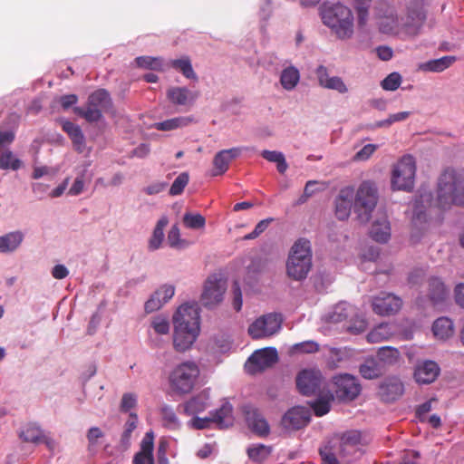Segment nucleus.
<instances>
[{"mask_svg":"<svg viewBox=\"0 0 464 464\" xmlns=\"http://www.w3.org/2000/svg\"><path fill=\"white\" fill-rule=\"evenodd\" d=\"M151 326L154 331L159 334H167L169 331V324L164 318H156L152 321Z\"/></svg>","mask_w":464,"mask_h":464,"instance_id":"obj_63","label":"nucleus"},{"mask_svg":"<svg viewBox=\"0 0 464 464\" xmlns=\"http://www.w3.org/2000/svg\"><path fill=\"white\" fill-rule=\"evenodd\" d=\"M377 358L384 365H393L399 362L401 353L396 348L384 346L379 349Z\"/></svg>","mask_w":464,"mask_h":464,"instance_id":"obj_39","label":"nucleus"},{"mask_svg":"<svg viewBox=\"0 0 464 464\" xmlns=\"http://www.w3.org/2000/svg\"><path fill=\"white\" fill-rule=\"evenodd\" d=\"M401 83V76L398 72H392L382 81V87L386 91H395Z\"/></svg>","mask_w":464,"mask_h":464,"instance_id":"obj_55","label":"nucleus"},{"mask_svg":"<svg viewBox=\"0 0 464 464\" xmlns=\"http://www.w3.org/2000/svg\"><path fill=\"white\" fill-rule=\"evenodd\" d=\"M138 67L142 69L163 71L164 63L160 57L139 56L135 59Z\"/></svg>","mask_w":464,"mask_h":464,"instance_id":"obj_43","label":"nucleus"},{"mask_svg":"<svg viewBox=\"0 0 464 464\" xmlns=\"http://www.w3.org/2000/svg\"><path fill=\"white\" fill-rule=\"evenodd\" d=\"M353 315H355V308L347 303H340L324 315V321L331 327L340 324H344Z\"/></svg>","mask_w":464,"mask_h":464,"instance_id":"obj_23","label":"nucleus"},{"mask_svg":"<svg viewBox=\"0 0 464 464\" xmlns=\"http://www.w3.org/2000/svg\"><path fill=\"white\" fill-rule=\"evenodd\" d=\"M212 424L219 429L227 428L233 424L232 406L229 403H224L219 410L205 417V429Z\"/></svg>","mask_w":464,"mask_h":464,"instance_id":"obj_25","label":"nucleus"},{"mask_svg":"<svg viewBox=\"0 0 464 464\" xmlns=\"http://www.w3.org/2000/svg\"><path fill=\"white\" fill-rule=\"evenodd\" d=\"M452 205H464V175L453 169L445 170L440 177L436 198L421 190L412 203V223L419 227L427 221V210L432 207L449 208Z\"/></svg>","mask_w":464,"mask_h":464,"instance_id":"obj_1","label":"nucleus"},{"mask_svg":"<svg viewBox=\"0 0 464 464\" xmlns=\"http://www.w3.org/2000/svg\"><path fill=\"white\" fill-rule=\"evenodd\" d=\"M169 219L166 216L161 217L153 230L152 236L149 241V248L150 250H156L160 248L163 237H164V228L168 225Z\"/></svg>","mask_w":464,"mask_h":464,"instance_id":"obj_37","label":"nucleus"},{"mask_svg":"<svg viewBox=\"0 0 464 464\" xmlns=\"http://www.w3.org/2000/svg\"><path fill=\"white\" fill-rule=\"evenodd\" d=\"M138 422V416L136 413H130L128 420L125 423V430L121 436L122 443L128 442L132 431L136 429Z\"/></svg>","mask_w":464,"mask_h":464,"instance_id":"obj_57","label":"nucleus"},{"mask_svg":"<svg viewBox=\"0 0 464 464\" xmlns=\"http://www.w3.org/2000/svg\"><path fill=\"white\" fill-rule=\"evenodd\" d=\"M189 180V176L187 172L180 173L173 181L169 188V195L178 196L180 195Z\"/></svg>","mask_w":464,"mask_h":464,"instance_id":"obj_52","label":"nucleus"},{"mask_svg":"<svg viewBox=\"0 0 464 464\" xmlns=\"http://www.w3.org/2000/svg\"><path fill=\"white\" fill-rule=\"evenodd\" d=\"M188 120L187 118L177 117V118L166 120L161 122H157V123H155L154 126L158 130L167 131V130H172L178 129L179 127L185 126L188 124Z\"/></svg>","mask_w":464,"mask_h":464,"instance_id":"obj_49","label":"nucleus"},{"mask_svg":"<svg viewBox=\"0 0 464 464\" xmlns=\"http://www.w3.org/2000/svg\"><path fill=\"white\" fill-rule=\"evenodd\" d=\"M411 116L410 111H400L397 113H393L389 115V117L385 120L377 121L375 123V127L377 128H387L393 123L404 121Z\"/></svg>","mask_w":464,"mask_h":464,"instance_id":"obj_54","label":"nucleus"},{"mask_svg":"<svg viewBox=\"0 0 464 464\" xmlns=\"http://www.w3.org/2000/svg\"><path fill=\"white\" fill-rule=\"evenodd\" d=\"M104 433L98 427H92L87 431L86 437L88 440V450L93 451L98 443L99 439L103 438Z\"/></svg>","mask_w":464,"mask_h":464,"instance_id":"obj_56","label":"nucleus"},{"mask_svg":"<svg viewBox=\"0 0 464 464\" xmlns=\"http://www.w3.org/2000/svg\"><path fill=\"white\" fill-rule=\"evenodd\" d=\"M365 443V437L356 430L337 434L331 440L328 446L320 450L322 464L349 463L356 458Z\"/></svg>","mask_w":464,"mask_h":464,"instance_id":"obj_2","label":"nucleus"},{"mask_svg":"<svg viewBox=\"0 0 464 464\" xmlns=\"http://www.w3.org/2000/svg\"><path fill=\"white\" fill-rule=\"evenodd\" d=\"M22 165V162L19 159H17L14 153L6 150L2 152L0 156V169L6 170V169H12V170H17L20 169Z\"/></svg>","mask_w":464,"mask_h":464,"instance_id":"obj_46","label":"nucleus"},{"mask_svg":"<svg viewBox=\"0 0 464 464\" xmlns=\"http://www.w3.org/2000/svg\"><path fill=\"white\" fill-rule=\"evenodd\" d=\"M393 334V331L388 324H381L367 334L369 343H380L389 339Z\"/></svg>","mask_w":464,"mask_h":464,"instance_id":"obj_41","label":"nucleus"},{"mask_svg":"<svg viewBox=\"0 0 464 464\" xmlns=\"http://www.w3.org/2000/svg\"><path fill=\"white\" fill-rule=\"evenodd\" d=\"M449 288L439 277H431L429 281V295L434 303L444 301L449 296Z\"/></svg>","mask_w":464,"mask_h":464,"instance_id":"obj_34","label":"nucleus"},{"mask_svg":"<svg viewBox=\"0 0 464 464\" xmlns=\"http://www.w3.org/2000/svg\"><path fill=\"white\" fill-rule=\"evenodd\" d=\"M203 411V396L198 394L188 400L184 405V411L188 416L194 418L189 421V425L197 430H203V418L198 416Z\"/></svg>","mask_w":464,"mask_h":464,"instance_id":"obj_27","label":"nucleus"},{"mask_svg":"<svg viewBox=\"0 0 464 464\" xmlns=\"http://www.w3.org/2000/svg\"><path fill=\"white\" fill-rule=\"evenodd\" d=\"M24 235L19 232H10L0 237V253L14 251L22 243Z\"/></svg>","mask_w":464,"mask_h":464,"instance_id":"obj_36","label":"nucleus"},{"mask_svg":"<svg viewBox=\"0 0 464 464\" xmlns=\"http://www.w3.org/2000/svg\"><path fill=\"white\" fill-rule=\"evenodd\" d=\"M378 149L376 144H366L354 156L356 161H365L371 158L374 151Z\"/></svg>","mask_w":464,"mask_h":464,"instance_id":"obj_59","label":"nucleus"},{"mask_svg":"<svg viewBox=\"0 0 464 464\" xmlns=\"http://www.w3.org/2000/svg\"><path fill=\"white\" fill-rule=\"evenodd\" d=\"M323 24L337 39L344 41L354 34V17L352 10L344 5L324 4L321 7Z\"/></svg>","mask_w":464,"mask_h":464,"instance_id":"obj_3","label":"nucleus"},{"mask_svg":"<svg viewBox=\"0 0 464 464\" xmlns=\"http://www.w3.org/2000/svg\"><path fill=\"white\" fill-rule=\"evenodd\" d=\"M173 347L178 353H185L189 350L200 334V328L173 324Z\"/></svg>","mask_w":464,"mask_h":464,"instance_id":"obj_9","label":"nucleus"},{"mask_svg":"<svg viewBox=\"0 0 464 464\" xmlns=\"http://www.w3.org/2000/svg\"><path fill=\"white\" fill-rule=\"evenodd\" d=\"M370 237L374 241L381 244H385L390 240L392 237V227L385 213H378L376 215L371 225Z\"/></svg>","mask_w":464,"mask_h":464,"instance_id":"obj_21","label":"nucleus"},{"mask_svg":"<svg viewBox=\"0 0 464 464\" xmlns=\"http://www.w3.org/2000/svg\"><path fill=\"white\" fill-rule=\"evenodd\" d=\"M200 313L201 306L198 302H187L181 304L173 314V324H185L189 327L194 324L200 328Z\"/></svg>","mask_w":464,"mask_h":464,"instance_id":"obj_14","label":"nucleus"},{"mask_svg":"<svg viewBox=\"0 0 464 464\" xmlns=\"http://www.w3.org/2000/svg\"><path fill=\"white\" fill-rule=\"evenodd\" d=\"M168 448V441L165 440H160L157 450L158 464H169V459L167 458Z\"/></svg>","mask_w":464,"mask_h":464,"instance_id":"obj_64","label":"nucleus"},{"mask_svg":"<svg viewBox=\"0 0 464 464\" xmlns=\"http://www.w3.org/2000/svg\"><path fill=\"white\" fill-rule=\"evenodd\" d=\"M300 77L299 70L294 65H289L281 71L279 82L284 90L291 92L298 85Z\"/></svg>","mask_w":464,"mask_h":464,"instance_id":"obj_30","label":"nucleus"},{"mask_svg":"<svg viewBox=\"0 0 464 464\" xmlns=\"http://www.w3.org/2000/svg\"><path fill=\"white\" fill-rule=\"evenodd\" d=\"M456 62L455 56H443L439 59L430 60L429 62L420 63L419 70L423 72H440L449 68Z\"/></svg>","mask_w":464,"mask_h":464,"instance_id":"obj_35","label":"nucleus"},{"mask_svg":"<svg viewBox=\"0 0 464 464\" xmlns=\"http://www.w3.org/2000/svg\"><path fill=\"white\" fill-rule=\"evenodd\" d=\"M261 156L267 161L276 163V169L281 174H284L288 169L285 157L281 151L265 150L261 152Z\"/></svg>","mask_w":464,"mask_h":464,"instance_id":"obj_40","label":"nucleus"},{"mask_svg":"<svg viewBox=\"0 0 464 464\" xmlns=\"http://www.w3.org/2000/svg\"><path fill=\"white\" fill-rule=\"evenodd\" d=\"M416 161L411 155L402 156L391 169V188L395 191L410 192L416 178Z\"/></svg>","mask_w":464,"mask_h":464,"instance_id":"obj_7","label":"nucleus"},{"mask_svg":"<svg viewBox=\"0 0 464 464\" xmlns=\"http://www.w3.org/2000/svg\"><path fill=\"white\" fill-rule=\"evenodd\" d=\"M167 97L170 102L176 105H189L192 103L196 96L187 88L171 87L167 92Z\"/></svg>","mask_w":464,"mask_h":464,"instance_id":"obj_31","label":"nucleus"},{"mask_svg":"<svg viewBox=\"0 0 464 464\" xmlns=\"http://www.w3.org/2000/svg\"><path fill=\"white\" fill-rule=\"evenodd\" d=\"M248 428L259 436H266L269 433V425L266 419L256 411H250L246 413Z\"/></svg>","mask_w":464,"mask_h":464,"instance_id":"obj_32","label":"nucleus"},{"mask_svg":"<svg viewBox=\"0 0 464 464\" xmlns=\"http://www.w3.org/2000/svg\"><path fill=\"white\" fill-rule=\"evenodd\" d=\"M403 393V385L401 382L396 378H389L385 380L380 386L379 394L383 401H392L398 399Z\"/></svg>","mask_w":464,"mask_h":464,"instance_id":"obj_28","label":"nucleus"},{"mask_svg":"<svg viewBox=\"0 0 464 464\" xmlns=\"http://www.w3.org/2000/svg\"><path fill=\"white\" fill-rule=\"evenodd\" d=\"M377 24L380 32L382 34L403 38L401 16L397 15L393 8H386V10L379 15Z\"/></svg>","mask_w":464,"mask_h":464,"instance_id":"obj_16","label":"nucleus"},{"mask_svg":"<svg viewBox=\"0 0 464 464\" xmlns=\"http://www.w3.org/2000/svg\"><path fill=\"white\" fill-rule=\"evenodd\" d=\"M227 290V281L219 274H214L205 282V307L220 304Z\"/></svg>","mask_w":464,"mask_h":464,"instance_id":"obj_11","label":"nucleus"},{"mask_svg":"<svg viewBox=\"0 0 464 464\" xmlns=\"http://www.w3.org/2000/svg\"><path fill=\"white\" fill-rule=\"evenodd\" d=\"M312 268L310 241L300 238L292 246L286 261V274L295 281L306 278Z\"/></svg>","mask_w":464,"mask_h":464,"instance_id":"obj_4","label":"nucleus"},{"mask_svg":"<svg viewBox=\"0 0 464 464\" xmlns=\"http://www.w3.org/2000/svg\"><path fill=\"white\" fill-rule=\"evenodd\" d=\"M169 64L172 68L182 72V74L186 78H188V79L195 78V73H194L190 60L188 57L171 60L169 62Z\"/></svg>","mask_w":464,"mask_h":464,"instance_id":"obj_47","label":"nucleus"},{"mask_svg":"<svg viewBox=\"0 0 464 464\" xmlns=\"http://www.w3.org/2000/svg\"><path fill=\"white\" fill-rule=\"evenodd\" d=\"M137 404V398L133 393H124L121 401V411L127 412Z\"/></svg>","mask_w":464,"mask_h":464,"instance_id":"obj_62","label":"nucleus"},{"mask_svg":"<svg viewBox=\"0 0 464 464\" xmlns=\"http://www.w3.org/2000/svg\"><path fill=\"white\" fill-rule=\"evenodd\" d=\"M353 212L361 223H367L379 200L377 184L372 180H363L357 188L353 187Z\"/></svg>","mask_w":464,"mask_h":464,"instance_id":"obj_5","label":"nucleus"},{"mask_svg":"<svg viewBox=\"0 0 464 464\" xmlns=\"http://www.w3.org/2000/svg\"><path fill=\"white\" fill-rule=\"evenodd\" d=\"M402 306L401 299L392 294L382 292L372 300V307L379 315H392L397 314Z\"/></svg>","mask_w":464,"mask_h":464,"instance_id":"obj_13","label":"nucleus"},{"mask_svg":"<svg viewBox=\"0 0 464 464\" xmlns=\"http://www.w3.org/2000/svg\"><path fill=\"white\" fill-rule=\"evenodd\" d=\"M277 352L275 348L267 347L256 350L246 362V371L251 374L264 371L277 361Z\"/></svg>","mask_w":464,"mask_h":464,"instance_id":"obj_10","label":"nucleus"},{"mask_svg":"<svg viewBox=\"0 0 464 464\" xmlns=\"http://www.w3.org/2000/svg\"><path fill=\"white\" fill-rule=\"evenodd\" d=\"M336 396L340 400L352 401L360 393V384L350 374H339L334 377Z\"/></svg>","mask_w":464,"mask_h":464,"instance_id":"obj_15","label":"nucleus"},{"mask_svg":"<svg viewBox=\"0 0 464 464\" xmlns=\"http://www.w3.org/2000/svg\"><path fill=\"white\" fill-rule=\"evenodd\" d=\"M87 103L91 105V107L98 109L102 114L112 109L111 98L109 92L104 89H100L92 92L89 96Z\"/></svg>","mask_w":464,"mask_h":464,"instance_id":"obj_29","label":"nucleus"},{"mask_svg":"<svg viewBox=\"0 0 464 464\" xmlns=\"http://www.w3.org/2000/svg\"><path fill=\"white\" fill-rule=\"evenodd\" d=\"M334 400V396L332 394H328L325 396H322L317 399L314 403H312V408L316 416H324L329 412L331 408V401Z\"/></svg>","mask_w":464,"mask_h":464,"instance_id":"obj_48","label":"nucleus"},{"mask_svg":"<svg viewBox=\"0 0 464 464\" xmlns=\"http://www.w3.org/2000/svg\"><path fill=\"white\" fill-rule=\"evenodd\" d=\"M432 332L437 339L447 340L454 334L453 322L448 317H440L433 323Z\"/></svg>","mask_w":464,"mask_h":464,"instance_id":"obj_33","label":"nucleus"},{"mask_svg":"<svg viewBox=\"0 0 464 464\" xmlns=\"http://www.w3.org/2000/svg\"><path fill=\"white\" fill-rule=\"evenodd\" d=\"M282 319L278 314H267L256 318L248 326V334L253 339H264L276 334L281 328Z\"/></svg>","mask_w":464,"mask_h":464,"instance_id":"obj_8","label":"nucleus"},{"mask_svg":"<svg viewBox=\"0 0 464 464\" xmlns=\"http://www.w3.org/2000/svg\"><path fill=\"white\" fill-rule=\"evenodd\" d=\"M160 412H161L162 420H163L165 427H167L169 429H172V430L179 427V420L171 407L163 406L161 408Z\"/></svg>","mask_w":464,"mask_h":464,"instance_id":"obj_53","label":"nucleus"},{"mask_svg":"<svg viewBox=\"0 0 464 464\" xmlns=\"http://www.w3.org/2000/svg\"><path fill=\"white\" fill-rule=\"evenodd\" d=\"M440 371L439 365L434 361H423L417 364L414 378L420 384L431 383L439 376Z\"/></svg>","mask_w":464,"mask_h":464,"instance_id":"obj_24","label":"nucleus"},{"mask_svg":"<svg viewBox=\"0 0 464 464\" xmlns=\"http://www.w3.org/2000/svg\"><path fill=\"white\" fill-rule=\"evenodd\" d=\"M360 373L365 379H374L382 374V367L375 359L369 358L360 366Z\"/></svg>","mask_w":464,"mask_h":464,"instance_id":"obj_42","label":"nucleus"},{"mask_svg":"<svg viewBox=\"0 0 464 464\" xmlns=\"http://www.w3.org/2000/svg\"><path fill=\"white\" fill-rule=\"evenodd\" d=\"M185 227L198 229L203 227V216L198 213L186 212L182 218Z\"/></svg>","mask_w":464,"mask_h":464,"instance_id":"obj_51","label":"nucleus"},{"mask_svg":"<svg viewBox=\"0 0 464 464\" xmlns=\"http://www.w3.org/2000/svg\"><path fill=\"white\" fill-rule=\"evenodd\" d=\"M322 383V374L314 369L304 370L296 378L297 388L304 395L314 394L320 390Z\"/></svg>","mask_w":464,"mask_h":464,"instance_id":"obj_18","label":"nucleus"},{"mask_svg":"<svg viewBox=\"0 0 464 464\" xmlns=\"http://www.w3.org/2000/svg\"><path fill=\"white\" fill-rule=\"evenodd\" d=\"M232 305L233 308L239 312L243 305L242 292L237 282H235L232 287Z\"/></svg>","mask_w":464,"mask_h":464,"instance_id":"obj_61","label":"nucleus"},{"mask_svg":"<svg viewBox=\"0 0 464 464\" xmlns=\"http://www.w3.org/2000/svg\"><path fill=\"white\" fill-rule=\"evenodd\" d=\"M272 453V448L264 444H253L247 449L248 458L255 462L261 463L268 459Z\"/></svg>","mask_w":464,"mask_h":464,"instance_id":"obj_38","label":"nucleus"},{"mask_svg":"<svg viewBox=\"0 0 464 464\" xmlns=\"http://www.w3.org/2000/svg\"><path fill=\"white\" fill-rule=\"evenodd\" d=\"M154 436L153 433L147 432L140 443V450L133 458V464H154L153 458Z\"/></svg>","mask_w":464,"mask_h":464,"instance_id":"obj_26","label":"nucleus"},{"mask_svg":"<svg viewBox=\"0 0 464 464\" xmlns=\"http://www.w3.org/2000/svg\"><path fill=\"white\" fill-rule=\"evenodd\" d=\"M164 304L165 303L162 301L160 296L157 295V292L155 291L150 295L149 300L145 303L144 308L146 313L150 314L160 309Z\"/></svg>","mask_w":464,"mask_h":464,"instance_id":"obj_58","label":"nucleus"},{"mask_svg":"<svg viewBox=\"0 0 464 464\" xmlns=\"http://www.w3.org/2000/svg\"><path fill=\"white\" fill-rule=\"evenodd\" d=\"M20 437L27 442L40 443L47 442V439L42 434L41 430L34 425H28L21 431Z\"/></svg>","mask_w":464,"mask_h":464,"instance_id":"obj_45","label":"nucleus"},{"mask_svg":"<svg viewBox=\"0 0 464 464\" xmlns=\"http://www.w3.org/2000/svg\"><path fill=\"white\" fill-rule=\"evenodd\" d=\"M353 186L343 188L334 199V215L339 220H347L353 209Z\"/></svg>","mask_w":464,"mask_h":464,"instance_id":"obj_19","label":"nucleus"},{"mask_svg":"<svg viewBox=\"0 0 464 464\" xmlns=\"http://www.w3.org/2000/svg\"><path fill=\"white\" fill-rule=\"evenodd\" d=\"M200 369L191 361L178 364L169 375L170 391L178 395H185L191 392L199 378Z\"/></svg>","mask_w":464,"mask_h":464,"instance_id":"obj_6","label":"nucleus"},{"mask_svg":"<svg viewBox=\"0 0 464 464\" xmlns=\"http://www.w3.org/2000/svg\"><path fill=\"white\" fill-rule=\"evenodd\" d=\"M349 333L353 334H359L364 332L367 328V322L362 316H359L355 312V315L350 316L348 321L343 324Z\"/></svg>","mask_w":464,"mask_h":464,"instance_id":"obj_44","label":"nucleus"},{"mask_svg":"<svg viewBox=\"0 0 464 464\" xmlns=\"http://www.w3.org/2000/svg\"><path fill=\"white\" fill-rule=\"evenodd\" d=\"M310 416V411L307 408L293 407L282 417L281 425L287 430H299L309 423Z\"/></svg>","mask_w":464,"mask_h":464,"instance_id":"obj_17","label":"nucleus"},{"mask_svg":"<svg viewBox=\"0 0 464 464\" xmlns=\"http://www.w3.org/2000/svg\"><path fill=\"white\" fill-rule=\"evenodd\" d=\"M168 243L171 247H179L183 241L180 239L179 228L177 225L172 226L168 234Z\"/></svg>","mask_w":464,"mask_h":464,"instance_id":"obj_60","label":"nucleus"},{"mask_svg":"<svg viewBox=\"0 0 464 464\" xmlns=\"http://www.w3.org/2000/svg\"><path fill=\"white\" fill-rule=\"evenodd\" d=\"M315 75L318 81V84L322 88L335 91L340 94H345L349 92L348 86L343 78L330 75L328 69L324 65L317 67Z\"/></svg>","mask_w":464,"mask_h":464,"instance_id":"obj_20","label":"nucleus"},{"mask_svg":"<svg viewBox=\"0 0 464 464\" xmlns=\"http://www.w3.org/2000/svg\"><path fill=\"white\" fill-rule=\"evenodd\" d=\"M240 148H231L223 150L216 154L213 160V168L209 171V175L217 177L223 175L228 169L229 163L241 154Z\"/></svg>","mask_w":464,"mask_h":464,"instance_id":"obj_22","label":"nucleus"},{"mask_svg":"<svg viewBox=\"0 0 464 464\" xmlns=\"http://www.w3.org/2000/svg\"><path fill=\"white\" fill-rule=\"evenodd\" d=\"M424 20L425 14L420 5L409 6L405 14L401 16L403 38L417 35L424 23Z\"/></svg>","mask_w":464,"mask_h":464,"instance_id":"obj_12","label":"nucleus"},{"mask_svg":"<svg viewBox=\"0 0 464 464\" xmlns=\"http://www.w3.org/2000/svg\"><path fill=\"white\" fill-rule=\"evenodd\" d=\"M74 111L78 115L84 118L89 122L99 121L102 117V114L98 109L91 107L88 103L85 108L76 107Z\"/></svg>","mask_w":464,"mask_h":464,"instance_id":"obj_50","label":"nucleus"}]
</instances>
